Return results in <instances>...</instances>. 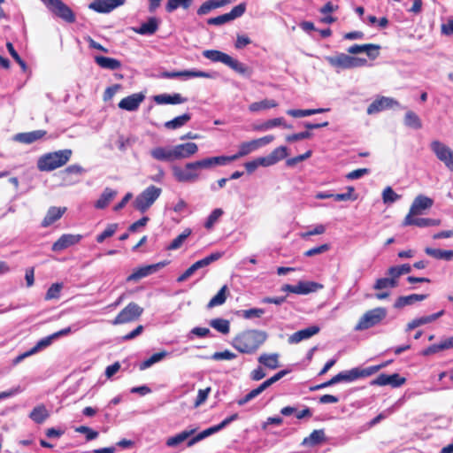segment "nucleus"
I'll list each match as a JSON object with an SVG mask.
<instances>
[{
	"instance_id": "obj_12",
	"label": "nucleus",
	"mask_w": 453,
	"mask_h": 453,
	"mask_svg": "<svg viewBox=\"0 0 453 453\" xmlns=\"http://www.w3.org/2000/svg\"><path fill=\"white\" fill-rule=\"evenodd\" d=\"M223 252H214L211 255L195 262L191 266H189L181 275H180L177 279L178 282H183L188 280L190 276H192L197 270L204 268L210 265L211 263L219 260L222 257Z\"/></svg>"
},
{
	"instance_id": "obj_33",
	"label": "nucleus",
	"mask_w": 453,
	"mask_h": 453,
	"mask_svg": "<svg viewBox=\"0 0 453 453\" xmlns=\"http://www.w3.org/2000/svg\"><path fill=\"white\" fill-rule=\"evenodd\" d=\"M279 357L280 355L278 353H263L258 357L257 361L265 367L274 370L280 367Z\"/></svg>"
},
{
	"instance_id": "obj_57",
	"label": "nucleus",
	"mask_w": 453,
	"mask_h": 453,
	"mask_svg": "<svg viewBox=\"0 0 453 453\" xmlns=\"http://www.w3.org/2000/svg\"><path fill=\"white\" fill-rule=\"evenodd\" d=\"M214 434L212 429L211 427L200 432L199 434H197L196 436L192 437L188 441V447H192L193 445H195L196 442L211 436Z\"/></svg>"
},
{
	"instance_id": "obj_18",
	"label": "nucleus",
	"mask_w": 453,
	"mask_h": 453,
	"mask_svg": "<svg viewBox=\"0 0 453 453\" xmlns=\"http://www.w3.org/2000/svg\"><path fill=\"white\" fill-rule=\"evenodd\" d=\"M320 331L319 326H311L307 328L299 330L292 334H290L288 338V342L289 344H297L301 342L302 341L308 340L314 336L315 334H319Z\"/></svg>"
},
{
	"instance_id": "obj_59",
	"label": "nucleus",
	"mask_w": 453,
	"mask_h": 453,
	"mask_svg": "<svg viewBox=\"0 0 453 453\" xmlns=\"http://www.w3.org/2000/svg\"><path fill=\"white\" fill-rule=\"evenodd\" d=\"M270 155L273 157V158L275 160V164L288 156V149L286 146H280L276 149H274Z\"/></svg>"
},
{
	"instance_id": "obj_32",
	"label": "nucleus",
	"mask_w": 453,
	"mask_h": 453,
	"mask_svg": "<svg viewBox=\"0 0 453 453\" xmlns=\"http://www.w3.org/2000/svg\"><path fill=\"white\" fill-rule=\"evenodd\" d=\"M196 429H186L174 436L167 438L165 444L168 447H176L179 444L185 441L187 439H188L191 435H193L196 433Z\"/></svg>"
},
{
	"instance_id": "obj_54",
	"label": "nucleus",
	"mask_w": 453,
	"mask_h": 453,
	"mask_svg": "<svg viewBox=\"0 0 453 453\" xmlns=\"http://www.w3.org/2000/svg\"><path fill=\"white\" fill-rule=\"evenodd\" d=\"M265 313V311L260 308H252L249 310L239 311L237 314L245 319H251L253 318H260Z\"/></svg>"
},
{
	"instance_id": "obj_35",
	"label": "nucleus",
	"mask_w": 453,
	"mask_h": 453,
	"mask_svg": "<svg viewBox=\"0 0 453 453\" xmlns=\"http://www.w3.org/2000/svg\"><path fill=\"white\" fill-rule=\"evenodd\" d=\"M322 285L313 281H299L295 285V294L307 295L321 288Z\"/></svg>"
},
{
	"instance_id": "obj_62",
	"label": "nucleus",
	"mask_w": 453,
	"mask_h": 453,
	"mask_svg": "<svg viewBox=\"0 0 453 453\" xmlns=\"http://www.w3.org/2000/svg\"><path fill=\"white\" fill-rule=\"evenodd\" d=\"M238 418V414L237 413H234L227 418H226L224 420H222L219 424L216 425V426H211V428L212 429L213 433L216 434L218 433L219 431L222 430L223 428H225L227 425H229L231 422L236 420Z\"/></svg>"
},
{
	"instance_id": "obj_20",
	"label": "nucleus",
	"mask_w": 453,
	"mask_h": 453,
	"mask_svg": "<svg viewBox=\"0 0 453 453\" xmlns=\"http://www.w3.org/2000/svg\"><path fill=\"white\" fill-rule=\"evenodd\" d=\"M392 98L380 96L375 99L367 108V114L372 115L382 111L386 109L391 108L394 104H396Z\"/></svg>"
},
{
	"instance_id": "obj_26",
	"label": "nucleus",
	"mask_w": 453,
	"mask_h": 453,
	"mask_svg": "<svg viewBox=\"0 0 453 453\" xmlns=\"http://www.w3.org/2000/svg\"><path fill=\"white\" fill-rule=\"evenodd\" d=\"M443 313H444V311H440L439 312L434 313L432 315L417 318L407 324L406 331L410 332L418 326L434 322L437 319L441 317L443 315Z\"/></svg>"
},
{
	"instance_id": "obj_60",
	"label": "nucleus",
	"mask_w": 453,
	"mask_h": 453,
	"mask_svg": "<svg viewBox=\"0 0 453 453\" xmlns=\"http://www.w3.org/2000/svg\"><path fill=\"white\" fill-rule=\"evenodd\" d=\"M237 356L235 353H234L228 349H226L224 351L215 352L211 356V358L213 360L219 361V360H232V359H234Z\"/></svg>"
},
{
	"instance_id": "obj_24",
	"label": "nucleus",
	"mask_w": 453,
	"mask_h": 453,
	"mask_svg": "<svg viewBox=\"0 0 453 453\" xmlns=\"http://www.w3.org/2000/svg\"><path fill=\"white\" fill-rule=\"evenodd\" d=\"M80 234H63L52 246L54 251H61L80 242Z\"/></svg>"
},
{
	"instance_id": "obj_17",
	"label": "nucleus",
	"mask_w": 453,
	"mask_h": 453,
	"mask_svg": "<svg viewBox=\"0 0 453 453\" xmlns=\"http://www.w3.org/2000/svg\"><path fill=\"white\" fill-rule=\"evenodd\" d=\"M372 370H366L365 368L355 367L349 371L339 372L341 382H352L360 378H365L372 375Z\"/></svg>"
},
{
	"instance_id": "obj_29",
	"label": "nucleus",
	"mask_w": 453,
	"mask_h": 453,
	"mask_svg": "<svg viewBox=\"0 0 453 453\" xmlns=\"http://www.w3.org/2000/svg\"><path fill=\"white\" fill-rule=\"evenodd\" d=\"M150 155L158 161H174L173 148L156 147L150 150Z\"/></svg>"
},
{
	"instance_id": "obj_28",
	"label": "nucleus",
	"mask_w": 453,
	"mask_h": 453,
	"mask_svg": "<svg viewBox=\"0 0 453 453\" xmlns=\"http://www.w3.org/2000/svg\"><path fill=\"white\" fill-rule=\"evenodd\" d=\"M118 192L111 188H105L100 197L95 203V207L97 209L106 208L110 203L116 197Z\"/></svg>"
},
{
	"instance_id": "obj_14",
	"label": "nucleus",
	"mask_w": 453,
	"mask_h": 453,
	"mask_svg": "<svg viewBox=\"0 0 453 453\" xmlns=\"http://www.w3.org/2000/svg\"><path fill=\"white\" fill-rule=\"evenodd\" d=\"M246 11V4L241 3L238 5L234 6L230 12L214 17L210 18L207 20V24L213 25V26H220L225 23H227L231 20L235 19L236 18H239L244 14Z\"/></svg>"
},
{
	"instance_id": "obj_8",
	"label": "nucleus",
	"mask_w": 453,
	"mask_h": 453,
	"mask_svg": "<svg viewBox=\"0 0 453 453\" xmlns=\"http://www.w3.org/2000/svg\"><path fill=\"white\" fill-rule=\"evenodd\" d=\"M161 193L162 189L154 185L149 186L135 197L133 203L134 209L141 212H144L155 203Z\"/></svg>"
},
{
	"instance_id": "obj_52",
	"label": "nucleus",
	"mask_w": 453,
	"mask_h": 453,
	"mask_svg": "<svg viewBox=\"0 0 453 453\" xmlns=\"http://www.w3.org/2000/svg\"><path fill=\"white\" fill-rule=\"evenodd\" d=\"M54 340H56V338L54 337L53 334L41 339L32 349H30V353H33V355L38 353L39 351L51 345Z\"/></svg>"
},
{
	"instance_id": "obj_23",
	"label": "nucleus",
	"mask_w": 453,
	"mask_h": 453,
	"mask_svg": "<svg viewBox=\"0 0 453 453\" xmlns=\"http://www.w3.org/2000/svg\"><path fill=\"white\" fill-rule=\"evenodd\" d=\"M47 132L45 130H35L31 132L26 133H19L14 135V141L24 143V144H31L38 140L42 139L46 135Z\"/></svg>"
},
{
	"instance_id": "obj_49",
	"label": "nucleus",
	"mask_w": 453,
	"mask_h": 453,
	"mask_svg": "<svg viewBox=\"0 0 453 453\" xmlns=\"http://www.w3.org/2000/svg\"><path fill=\"white\" fill-rule=\"evenodd\" d=\"M210 326L223 334H227L230 331V323L225 319H211L210 321Z\"/></svg>"
},
{
	"instance_id": "obj_45",
	"label": "nucleus",
	"mask_w": 453,
	"mask_h": 453,
	"mask_svg": "<svg viewBox=\"0 0 453 453\" xmlns=\"http://www.w3.org/2000/svg\"><path fill=\"white\" fill-rule=\"evenodd\" d=\"M329 111V109L319 108V109H306V110H288L287 114L293 118H303L311 116L317 113H321Z\"/></svg>"
},
{
	"instance_id": "obj_61",
	"label": "nucleus",
	"mask_w": 453,
	"mask_h": 453,
	"mask_svg": "<svg viewBox=\"0 0 453 453\" xmlns=\"http://www.w3.org/2000/svg\"><path fill=\"white\" fill-rule=\"evenodd\" d=\"M406 380L398 373L388 375V385L392 388H398L405 383Z\"/></svg>"
},
{
	"instance_id": "obj_22",
	"label": "nucleus",
	"mask_w": 453,
	"mask_h": 453,
	"mask_svg": "<svg viewBox=\"0 0 453 453\" xmlns=\"http://www.w3.org/2000/svg\"><path fill=\"white\" fill-rule=\"evenodd\" d=\"M380 45L372 43L363 45L354 44L348 49V52L350 54H358L361 52H365L371 59H375L380 54Z\"/></svg>"
},
{
	"instance_id": "obj_56",
	"label": "nucleus",
	"mask_w": 453,
	"mask_h": 453,
	"mask_svg": "<svg viewBox=\"0 0 453 453\" xmlns=\"http://www.w3.org/2000/svg\"><path fill=\"white\" fill-rule=\"evenodd\" d=\"M6 48L12 56V58L18 63V65L21 67V69L26 72L27 65L26 62L20 58L16 50L13 47V44L10 42L6 43Z\"/></svg>"
},
{
	"instance_id": "obj_44",
	"label": "nucleus",
	"mask_w": 453,
	"mask_h": 453,
	"mask_svg": "<svg viewBox=\"0 0 453 453\" xmlns=\"http://www.w3.org/2000/svg\"><path fill=\"white\" fill-rule=\"evenodd\" d=\"M425 252L436 259L451 260L453 258V250H443L440 249L426 248Z\"/></svg>"
},
{
	"instance_id": "obj_46",
	"label": "nucleus",
	"mask_w": 453,
	"mask_h": 453,
	"mask_svg": "<svg viewBox=\"0 0 453 453\" xmlns=\"http://www.w3.org/2000/svg\"><path fill=\"white\" fill-rule=\"evenodd\" d=\"M88 7L99 13H109L114 10V5H111L107 0H95Z\"/></svg>"
},
{
	"instance_id": "obj_34",
	"label": "nucleus",
	"mask_w": 453,
	"mask_h": 453,
	"mask_svg": "<svg viewBox=\"0 0 453 453\" xmlns=\"http://www.w3.org/2000/svg\"><path fill=\"white\" fill-rule=\"evenodd\" d=\"M65 207H50L42 221V226H48L59 219L65 212Z\"/></svg>"
},
{
	"instance_id": "obj_37",
	"label": "nucleus",
	"mask_w": 453,
	"mask_h": 453,
	"mask_svg": "<svg viewBox=\"0 0 453 453\" xmlns=\"http://www.w3.org/2000/svg\"><path fill=\"white\" fill-rule=\"evenodd\" d=\"M326 441L325 431L323 429H318L311 432V434L305 437L303 441V445L305 446H315L320 444Z\"/></svg>"
},
{
	"instance_id": "obj_11",
	"label": "nucleus",
	"mask_w": 453,
	"mask_h": 453,
	"mask_svg": "<svg viewBox=\"0 0 453 453\" xmlns=\"http://www.w3.org/2000/svg\"><path fill=\"white\" fill-rule=\"evenodd\" d=\"M143 312V308L135 303H129L113 319V325L129 323L139 319Z\"/></svg>"
},
{
	"instance_id": "obj_30",
	"label": "nucleus",
	"mask_w": 453,
	"mask_h": 453,
	"mask_svg": "<svg viewBox=\"0 0 453 453\" xmlns=\"http://www.w3.org/2000/svg\"><path fill=\"white\" fill-rule=\"evenodd\" d=\"M95 62L104 69L118 70L121 67V62L116 58H108L104 56H96Z\"/></svg>"
},
{
	"instance_id": "obj_9",
	"label": "nucleus",
	"mask_w": 453,
	"mask_h": 453,
	"mask_svg": "<svg viewBox=\"0 0 453 453\" xmlns=\"http://www.w3.org/2000/svg\"><path fill=\"white\" fill-rule=\"evenodd\" d=\"M326 61L330 65L342 69L364 66L367 63L365 58L351 57L345 53H338L335 56L326 57Z\"/></svg>"
},
{
	"instance_id": "obj_41",
	"label": "nucleus",
	"mask_w": 453,
	"mask_h": 453,
	"mask_svg": "<svg viewBox=\"0 0 453 453\" xmlns=\"http://www.w3.org/2000/svg\"><path fill=\"white\" fill-rule=\"evenodd\" d=\"M286 370H281L276 374H274L273 377L269 378L268 380H265L263 383H261L257 388H254L256 395H258L262 392H264L266 388H268L270 386H272L273 383L280 380L281 378H283L287 374Z\"/></svg>"
},
{
	"instance_id": "obj_13",
	"label": "nucleus",
	"mask_w": 453,
	"mask_h": 453,
	"mask_svg": "<svg viewBox=\"0 0 453 453\" xmlns=\"http://www.w3.org/2000/svg\"><path fill=\"white\" fill-rule=\"evenodd\" d=\"M431 149L437 158L453 172V150L439 141L432 142Z\"/></svg>"
},
{
	"instance_id": "obj_10",
	"label": "nucleus",
	"mask_w": 453,
	"mask_h": 453,
	"mask_svg": "<svg viewBox=\"0 0 453 453\" xmlns=\"http://www.w3.org/2000/svg\"><path fill=\"white\" fill-rule=\"evenodd\" d=\"M47 8L67 23L75 22V14L62 0H42Z\"/></svg>"
},
{
	"instance_id": "obj_5",
	"label": "nucleus",
	"mask_w": 453,
	"mask_h": 453,
	"mask_svg": "<svg viewBox=\"0 0 453 453\" xmlns=\"http://www.w3.org/2000/svg\"><path fill=\"white\" fill-rule=\"evenodd\" d=\"M72 150L65 149L49 152L41 156L37 161V168L42 172H50L65 165L71 158Z\"/></svg>"
},
{
	"instance_id": "obj_58",
	"label": "nucleus",
	"mask_w": 453,
	"mask_h": 453,
	"mask_svg": "<svg viewBox=\"0 0 453 453\" xmlns=\"http://www.w3.org/2000/svg\"><path fill=\"white\" fill-rule=\"evenodd\" d=\"M400 198L391 187H387L382 193V199L385 203H394Z\"/></svg>"
},
{
	"instance_id": "obj_53",
	"label": "nucleus",
	"mask_w": 453,
	"mask_h": 453,
	"mask_svg": "<svg viewBox=\"0 0 453 453\" xmlns=\"http://www.w3.org/2000/svg\"><path fill=\"white\" fill-rule=\"evenodd\" d=\"M191 231L189 229H186L182 234L178 235L173 242L166 247L169 250H178L181 247L185 240L190 235Z\"/></svg>"
},
{
	"instance_id": "obj_40",
	"label": "nucleus",
	"mask_w": 453,
	"mask_h": 453,
	"mask_svg": "<svg viewBox=\"0 0 453 453\" xmlns=\"http://www.w3.org/2000/svg\"><path fill=\"white\" fill-rule=\"evenodd\" d=\"M286 370H281L276 374H274L273 377L269 378L268 380H265L263 383H261L257 388H254L256 395H258L262 392H264L266 388H268L270 386H272L273 383L280 380L281 378H283L287 374Z\"/></svg>"
},
{
	"instance_id": "obj_48",
	"label": "nucleus",
	"mask_w": 453,
	"mask_h": 453,
	"mask_svg": "<svg viewBox=\"0 0 453 453\" xmlns=\"http://www.w3.org/2000/svg\"><path fill=\"white\" fill-rule=\"evenodd\" d=\"M227 287L224 285L207 304L209 309L222 305L226 300Z\"/></svg>"
},
{
	"instance_id": "obj_16",
	"label": "nucleus",
	"mask_w": 453,
	"mask_h": 453,
	"mask_svg": "<svg viewBox=\"0 0 453 453\" xmlns=\"http://www.w3.org/2000/svg\"><path fill=\"white\" fill-rule=\"evenodd\" d=\"M198 151V146L195 142L178 144L173 147L174 160L188 158Z\"/></svg>"
},
{
	"instance_id": "obj_19",
	"label": "nucleus",
	"mask_w": 453,
	"mask_h": 453,
	"mask_svg": "<svg viewBox=\"0 0 453 453\" xmlns=\"http://www.w3.org/2000/svg\"><path fill=\"white\" fill-rule=\"evenodd\" d=\"M145 96L142 93L132 94L121 99L119 103V107L129 111H135L139 108Z\"/></svg>"
},
{
	"instance_id": "obj_63",
	"label": "nucleus",
	"mask_w": 453,
	"mask_h": 453,
	"mask_svg": "<svg viewBox=\"0 0 453 453\" xmlns=\"http://www.w3.org/2000/svg\"><path fill=\"white\" fill-rule=\"evenodd\" d=\"M75 431L80 434H86V438L88 441H92L97 438L98 433L96 431L92 430L88 426H81L75 428Z\"/></svg>"
},
{
	"instance_id": "obj_3",
	"label": "nucleus",
	"mask_w": 453,
	"mask_h": 453,
	"mask_svg": "<svg viewBox=\"0 0 453 453\" xmlns=\"http://www.w3.org/2000/svg\"><path fill=\"white\" fill-rule=\"evenodd\" d=\"M217 165H221L218 157H205L195 162L187 163L184 168L173 166V174L179 182H192L199 178V171L203 169H211Z\"/></svg>"
},
{
	"instance_id": "obj_27",
	"label": "nucleus",
	"mask_w": 453,
	"mask_h": 453,
	"mask_svg": "<svg viewBox=\"0 0 453 453\" xmlns=\"http://www.w3.org/2000/svg\"><path fill=\"white\" fill-rule=\"evenodd\" d=\"M427 298V295L425 294H411L409 296H400L396 299L394 307L396 309H401L407 305H411L416 302H421Z\"/></svg>"
},
{
	"instance_id": "obj_50",
	"label": "nucleus",
	"mask_w": 453,
	"mask_h": 453,
	"mask_svg": "<svg viewBox=\"0 0 453 453\" xmlns=\"http://www.w3.org/2000/svg\"><path fill=\"white\" fill-rule=\"evenodd\" d=\"M397 285L398 281H395L388 276L378 279L373 285V288L376 290L390 289L397 287Z\"/></svg>"
},
{
	"instance_id": "obj_1",
	"label": "nucleus",
	"mask_w": 453,
	"mask_h": 453,
	"mask_svg": "<svg viewBox=\"0 0 453 453\" xmlns=\"http://www.w3.org/2000/svg\"><path fill=\"white\" fill-rule=\"evenodd\" d=\"M434 204V200L426 196H417L404 219V225L414 226H434L441 224L438 219L426 218V212Z\"/></svg>"
},
{
	"instance_id": "obj_64",
	"label": "nucleus",
	"mask_w": 453,
	"mask_h": 453,
	"mask_svg": "<svg viewBox=\"0 0 453 453\" xmlns=\"http://www.w3.org/2000/svg\"><path fill=\"white\" fill-rule=\"evenodd\" d=\"M223 213L224 212L222 209L218 208L213 210L212 212L208 217L204 224V226H212L217 222V220L223 215Z\"/></svg>"
},
{
	"instance_id": "obj_4",
	"label": "nucleus",
	"mask_w": 453,
	"mask_h": 453,
	"mask_svg": "<svg viewBox=\"0 0 453 453\" xmlns=\"http://www.w3.org/2000/svg\"><path fill=\"white\" fill-rule=\"evenodd\" d=\"M203 55L205 58L211 60V62H220L226 65L234 72L242 76L250 77L252 74V69L250 66L220 50H206L203 52Z\"/></svg>"
},
{
	"instance_id": "obj_38",
	"label": "nucleus",
	"mask_w": 453,
	"mask_h": 453,
	"mask_svg": "<svg viewBox=\"0 0 453 453\" xmlns=\"http://www.w3.org/2000/svg\"><path fill=\"white\" fill-rule=\"evenodd\" d=\"M286 370H281L276 374H274L273 377L269 378L268 380H265L263 383H261L257 388H254L256 395H258L262 392H264L266 388H268L270 386H272L273 383L280 380L281 378H283L287 374Z\"/></svg>"
},
{
	"instance_id": "obj_25",
	"label": "nucleus",
	"mask_w": 453,
	"mask_h": 453,
	"mask_svg": "<svg viewBox=\"0 0 453 453\" xmlns=\"http://www.w3.org/2000/svg\"><path fill=\"white\" fill-rule=\"evenodd\" d=\"M154 101L157 104H179L188 101L186 97H183L180 94L175 93L173 95L160 94L154 96Z\"/></svg>"
},
{
	"instance_id": "obj_15",
	"label": "nucleus",
	"mask_w": 453,
	"mask_h": 453,
	"mask_svg": "<svg viewBox=\"0 0 453 453\" xmlns=\"http://www.w3.org/2000/svg\"><path fill=\"white\" fill-rule=\"evenodd\" d=\"M168 265L167 261L159 262L153 265H144L134 270V272L127 277V281H136L142 278L147 277L155 273L158 270Z\"/></svg>"
},
{
	"instance_id": "obj_36",
	"label": "nucleus",
	"mask_w": 453,
	"mask_h": 453,
	"mask_svg": "<svg viewBox=\"0 0 453 453\" xmlns=\"http://www.w3.org/2000/svg\"><path fill=\"white\" fill-rule=\"evenodd\" d=\"M50 416V413L43 404L35 407L29 414V418L37 424L43 423Z\"/></svg>"
},
{
	"instance_id": "obj_43",
	"label": "nucleus",
	"mask_w": 453,
	"mask_h": 453,
	"mask_svg": "<svg viewBox=\"0 0 453 453\" xmlns=\"http://www.w3.org/2000/svg\"><path fill=\"white\" fill-rule=\"evenodd\" d=\"M191 119L189 113H184L180 116L175 117L172 120L166 121L165 127L167 129H177L186 125Z\"/></svg>"
},
{
	"instance_id": "obj_51",
	"label": "nucleus",
	"mask_w": 453,
	"mask_h": 453,
	"mask_svg": "<svg viewBox=\"0 0 453 453\" xmlns=\"http://www.w3.org/2000/svg\"><path fill=\"white\" fill-rule=\"evenodd\" d=\"M404 124L414 129H420L422 127V122L419 117L411 111L406 112L404 117Z\"/></svg>"
},
{
	"instance_id": "obj_47",
	"label": "nucleus",
	"mask_w": 453,
	"mask_h": 453,
	"mask_svg": "<svg viewBox=\"0 0 453 453\" xmlns=\"http://www.w3.org/2000/svg\"><path fill=\"white\" fill-rule=\"evenodd\" d=\"M278 106V104L274 100L265 99L259 102H254L249 105V110L252 112L274 108Z\"/></svg>"
},
{
	"instance_id": "obj_7",
	"label": "nucleus",
	"mask_w": 453,
	"mask_h": 453,
	"mask_svg": "<svg viewBox=\"0 0 453 453\" xmlns=\"http://www.w3.org/2000/svg\"><path fill=\"white\" fill-rule=\"evenodd\" d=\"M388 315V311L383 307H377L367 311L355 326V331H364L379 325Z\"/></svg>"
},
{
	"instance_id": "obj_55",
	"label": "nucleus",
	"mask_w": 453,
	"mask_h": 453,
	"mask_svg": "<svg viewBox=\"0 0 453 453\" xmlns=\"http://www.w3.org/2000/svg\"><path fill=\"white\" fill-rule=\"evenodd\" d=\"M62 288V283L52 284L46 292L45 300L58 299L60 297Z\"/></svg>"
},
{
	"instance_id": "obj_21",
	"label": "nucleus",
	"mask_w": 453,
	"mask_h": 453,
	"mask_svg": "<svg viewBox=\"0 0 453 453\" xmlns=\"http://www.w3.org/2000/svg\"><path fill=\"white\" fill-rule=\"evenodd\" d=\"M159 77L165 79L179 78V77H188V78H209L210 74L203 71H175V72H163Z\"/></svg>"
},
{
	"instance_id": "obj_42",
	"label": "nucleus",
	"mask_w": 453,
	"mask_h": 453,
	"mask_svg": "<svg viewBox=\"0 0 453 453\" xmlns=\"http://www.w3.org/2000/svg\"><path fill=\"white\" fill-rule=\"evenodd\" d=\"M168 355H169L168 352H166L165 350L155 353L148 359H145L144 361L141 362L139 364V369L141 371L146 370V369L150 368V366H152L154 364L162 361Z\"/></svg>"
},
{
	"instance_id": "obj_31",
	"label": "nucleus",
	"mask_w": 453,
	"mask_h": 453,
	"mask_svg": "<svg viewBox=\"0 0 453 453\" xmlns=\"http://www.w3.org/2000/svg\"><path fill=\"white\" fill-rule=\"evenodd\" d=\"M159 21L155 17H150L147 22L142 23L138 28L134 30L139 35H153L158 29Z\"/></svg>"
},
{
	"instance_id": "obj_39",
	"label": "nucleus",
	"mask_w": 453,
	"mask_h": 453,
	"mask_svg": "<svg viewBox=\"0 0 453 453\" xmlns=\"http://www.w3.org/2000/svg\"><path fill=\"white\" fill-rule=\"evenodd\" d=\"M286 370H281L276 374H274L273 377L269 378L268 380H265L263 383H261L257 388H254L256 395H258L262 392H264L266 388H268L270 386H272L273 383L280 380L281 378H283L287 374Z\"/></svg>"
},
{
	"instance_id": "obj_6",
	"label": "nucleus",
	"mask_w": 453,
	"mask_h": 453,
	"mask_svg": "<svg viewBox=\"0 0 453 453\" xmlns=\"http://www.w3.org/2000/svg\"><path fill=\"white\" fill-rule=\"evenodd\" d=\"M274 140V136L273 134H268L264 137L254 139L250 142H242L239 145V150L237 153L233 156H218L219 163L221 165H224L229 162L234 161L240 157H245L251 153L252 151L257 150L260 147L265 146L272 142Z\"/></svg>"
},
{
	"instance_id": "obj_2",
	"label": "nucleus",
	"mask_w": 453,
	"mask_h": 453,
	"mask_svg": "<svg viewBox=\"0 0 453 453\" xmlns=\"http://www.w3.org/2000/svg\"><path fill=\"white\" fill-rule=\"evenodd\" d=\"M267 336L265 331L248 329L236 334L231 345L240 353L252 355L264 344Z\"/></svg>"
}]
</instances>
